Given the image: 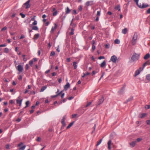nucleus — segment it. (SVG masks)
I'll use <instances>...</instances> for the list:
<instances>
[{"label": "nucleus", "instance_id": "1", "mask_svg": "<svg viewBox=\"0 0 150 150\" xmlns=\"http://www.w3.org/2000/svg\"><path fill=\"white\" fill-rule=\"evenodd\" d=\"M137 38V33L135 32L131 40L132 44L133 45H135Z\"/></svg>", "mask_w": 150, "mask_h": 150}, {"label": "nucleus", "instance_id": "2", "mask_svg": "<svg viewBox=\"0 0 150 150\" xmlns=\"http://www.w3.org/2000/svg\"><path fill=\"white\" fill-rule=\"evenodd\" d=\"M139 54H137L136 53H134L131 57V60L133 62L137 61L139 59Z\"/></svg>", "mask_w": 150, "mask_h": 150}, {"label": "nucleus", "instance_id": "3", "mask_svg": "<svg viewBox=\"0 0 150 150\" xmlns=\"http://www.w3.org/2000/svg\"><path fill=\"white\" fill-rule=\"evenodd\" d=\"M16 69L19 72H22L23 70V66L21 64L18 65Z\"/></svg>", "mask_w": 150, "mask_h": 150}, {"label": "nucleus", "instance_id": "4", "mask_svg": "<svg viewBox=\"0 0 150 150\" xmlns=\"http://www.w3.org/2000/svg\"><path fill=\"white\" fill-rule=\"evenodd\" d=\"M104 100V99L103 96H101L100 98L99 99V100L97 102V106L100 105L103 103Z\"/></svg>", "mask_w": 150, "mask_h": 150}, {"label": "nucleus", "instance_id": "5", "mask_svg": "<svg viewBox=\"0 0 150 150\" xmlns=\"http://www.w3.org/2000/svg\"><path fill=\"white\" fill-rule=\"evenodd\" d=\"M117 59V58L116 56L115 55H113L111 57L110 61H112L113 62L115 63Z\"/></svg>", "mask_w": 150, "mask_h": 150}, {"label": "nucleus", "instance_id": "6", "mask_svg": "<svg viewBox=\"0 0 150 150\" xmlns=\"http://www.w3.org/2000/svg\"><path fill=\"white\" fill-rule=\"evenodd\" d=\"M30 0H28L26 3L24 4V5L25 6V8L26 9H27L29 8L30 6V5L29 4V3L30 2Z\"/></svg>", "mask_w": 150, "mask_h": 150}, {"label": "nucleus", "instance_id": "7", "mask_svg": "<svg viewBox=\"0 0 150 150\" xmlns=\"http://www.w3.org/2000/svg\"><path fill=\"white\" fill-rule=\"evenodd\" d=\"M125 85H124L123 86L122 88L120 90L118 91L119 94H122L123 93V92L125 90Z\"/></svg>", "mask_w": 150, "mask_h": 150}, {"label": "nucleus", "instance_id": "8", "mask_svg": "<svg viewBox=\"0 0 150 150\" xmlns=\"http://www.w3.org/2000/svg\"><path fill=\"white\" fill-rule=\"evenodd\" d=\"M149 6L148 4H145L144 3L142 4V6H141L140 4L139 6H138V7L141 8H144Z\"/></svg>", "mask_w": 150, "mask_h": 150}, {"label": "nucleus", "instance_id": "9", "mask_svg": "<svg viewBox=\"0 0 150 150\" xmlns=\"http://www.w3.org/2000/svg\"><path fill=\"white\" fill-rule=\"evenodd\" d=\"M111 144H112V141L111 140H110L108 141V148L109 150H110L111 149L110 146Z\"/></svg>", "mask_w": 150, "mask_h": 150}, {"label": "nucleus", "instance_id": "10", "mask_svg": "<svg viewBox=\"0 0 150 150\" xmlns=\"http://www.w3.org/2000/svg\"><path fill=\"white\" fill-rule=\"evenodd\" d=\"M22 100H23L22 99L20 100H19L18 99H17L16 100L17 103L19 104V105L20 106H21V103H22Z\"/></svg>", "mask_w": 150, "mask_h": 150}, {"label": "nucleus", "instance_id": "11", "mask_svg": "<svg viewBox=\"0 0 150 150\" xmlns=\"http://www.w3.org/2000/svg\"><path fill=\"white\" fill-rule=\"evenodd\" d=\"M127 31L128 30L127 28H125L122 30V32L123 34H125L127 33Z\"/></svg>", "mask_w": 150, "mask_h": 150}, {"label": "nucleus", "instance_id": "12", "mask_svg": "<svg viewBox=\"0 0 150 150\" xmlns=\"http://www.w3.org/2000/svg\"><path fill=\"white\" fill-rule=\"evenodd\" d=\"M55 26L54 27H52L51 29L50 32L51 33H52L54 32V30L56 29L57 26L56 24H54Z\"/></svg>", "mask_w": 150, "mask_h": 150}, {"label": "nucleus", "instance_id": "13", "mask_svg": "<svg viewBox=\"0 0 150 150\" xmlns=\"http://www.w3.org/2000/svg\"><path fill=\"white\" fill-rule=\"evenodd\" d=\"M136 143V141H133L132 142L129 143V144L130 146H132V147H134Z\"/></svg>", "mask_w": 150, "mask_h": 150}, {"label": "nucleus", "instance_id": "14", "mask_svg": "<svg viewBox=\"0 0 150 150\" xmlns=\"http://www.w3.org/2000/svg\"><path fill=\"white\" fill-rule=\"evenodd\" d=\"M106 62L105 61H104L102 63L100 64V66L101 67H103L106 66Z\"/></svg>", "mask_w": 150, "mask_h": 150}, {"label": "nucleus", "instance_id": "15", "mask_svg": "<svg viewBox=\"0 0 150 150\" xmlns=\"http://www.w3.org/2000/svg\"><path fill=\"white\" fill-rule=\"evenodd\" d=\"M74 121H73L71 122L69 124V125L67 126V127L66 128L67 129H68L71 126L73 125L74 123Z\"/></svg>", "mask_w": 150, "mask_h": 150}, {"label": "nucleus", "instance_id": "16", "mask_svg": "<svg viewBox=\"0 0 150 150\" xmlns=\"http://www.w3.org/2000/svg\"><path fill=\"white\" fill-rule=\"evenodd\" d=\"M147 65H150V63L149 62V61H146L143 64V68H144L145 66Z\"/></svg>", "mask_w": 150, "mask_h": 150}, {"label": "nucleus", "instance_id": "17", "mask_svg": "<svg viewBox=\"0 0 150 150\" xmlns=\"http://www.w3.org/2000/svg\"><path fill=\"white\" fill-rule=\"evenodd\" d=\"M140 71L139 70H137L135 72L134 76V77L136 76L137 75H138L140 74Z\"/></svg>", "mask_w": 150, "mask_h": 150}, {"label": "nucleus", "instance_id": "18", "mask_svg": "<svg viewBox=\"0 0 150 150\" xmlns=\"http://www.w3.org/2000/svg\"><path fill=\"white\" fill-rule=\"evenodd\" d=\"M150 55L149 53L147 54L144 57V59H147L150 57Z\"/></svg>", "mask_w": 150, "mask_h": 150}, {"label": "nucleus", "instance_id": "19", "mask_svg": "<svg viewBox=\"0 0 150 150\" xmlns=\"http://www.w3.org/2000/svg\"><path fill=\"white\" fill-rule=\"evenodd\" d=\"M40 35L39 33H37L35 35L33 39L35 40H37L39 37Z\"/></svg>", "mask_w": 150, "mask_h": 150}, {"label": "nucleus", "instance_id": "20", "mask_svg": "<svg viewBox=\"0 0 150 150\" xmlns=\"http://www.w3.org/2000/svg\"><path fill=\"white\" fill-rule=\"evenodd\" d=\"M77 63L76 62H74L73 63V65L74 67V69H76L77 68Z\"/></svg>", "mask_w": 150, "mask_h": 150}, {"label": "nucleus", "instance_id": "21", "mask_svg": "<svg viewBox=\"0 0 150 150\" xmlns=\"http://www.w3.org/2000/svg\"><path fill=\"white\" fill-rule=\"evenodd\" d=\"M70 86V84L68 82L67 84L64 86V88L67 89Z\"/></svg>", "mask_w": 150, "mask_h": 150}, {"label": "nucleus", "instance_id": "22", "mask_svg": "<svg viewBox=\"0 0 150 150\" xmlns=\"http://www.w3.org/2000/svg\"><path fill=\"white\" fill-rule=\"evenodd\" d=\"M115 9L116 10H117L119 11H120V5H118L117 6H115Z\"/></svg>", "mask_w": 150, "mask_h": 150}, {"label": "nucleus", "instance_id": "23", "mask_svg": "<svg viewBox=\"0 0 150 150\" xmlns=\"http://www.w3.org/2000/svg\"><path fill=\"white\" fill-rule=\"evenodd\" d=\"M71 11V10L69 9L68 7H67L66 8V13L67 14L69 13Z\"/></svg>", "mask_w": 150, "mask_h": 150}, {"label": "nucleus", "instance_id": "24", "mask_svg": "<svg viewBox=\"0 0 150 150\" xmlns=\"http://www.w3.org/2000/svg\"><path fill=\"white\" fill-rule=\"evenodd\" d=\"M62 91H61L59 93H58L56 95L52 96V98H54L57 97V96L61 94V93H62Z\"/></svg>", "mask_w": 150, "mask_h": 150}, {"label": "nucleus", "instance_id": "25", "mask_svg": "<svg viewBox=\"0 0 150 150\" xmlns=\"http://www.w3.org/2000/svg\"><path fill=\"white\" fill-rule=\"evenodd\" d=\"M47 87L46 86H44L42 87L41 89L40 92H42L43 91L46 89Z\"/></svg>", "mask_w": 150, "mask_h": 150}, {"label": "nucleus", "instance_id": "26", "mask_svg": "<svg viewBox=\"0 0 150 150\" xmlns=\"http://www.w3.org/2000/svg\"><path fill=\"white\" fill-rule=\"evenodd\" d=\"M146 79L149 81H150V74H147L146 76Z\"/></svg>", "mask_w": 150, "mask_h": 150}, {"label": "nucleus", "instance_id": "27", "mask_svg": "<svg viewBox=\"0 0 150 150\" xmlns=\"http://www.w3.org/2000/svg\"><path fill=\"white\" fill-rule=\"evenodd\" d=\"M133 99V97H131L129 98L127 100L126 102H125V103H127V102L132 100Z\"/></svg>", "mask_w": 150, "mask_h": 150}, {"label": "nucleus", "instance_id": "28", "mask_svg": "<svg viewBox=\"0 0 150 150\" xmlns=\"http://www.w3.org/2000/svg\"><path fill=\"white\" fill-rule=\"evenodd\" d=\"M146 115V114L144 113L142 114H141L139 115V116L140 118H143Z\"/></svg>", "mask_w": 150, "mask_h": 150}, {"label": "nucleus", "instance_id": "29", "mask_svg": "<svg viewBox=\"0 0 150 150\" xmlns=\"http://www.w3.org/2000/svg\"><path fill=\"white\" fill-rule=\"evenodd\" d=\"M65 116H64L63 117L62 119L61 120V122L62 123H64L65 122Z\"/></svg>", "mask_w": 150, "mask_h": 150}, {"label": "nucleus", "instance_id": "30", "mask_svg": "<svg viewBox=\"0 0 150 150\" xmlns=\"http://www.w3.org/2000/svg\"><path fill=\"white\" fill-rule=\"evenodd\" d=\"M74 30L73 28H72L71 30V31L70 33V35H72L74 34Z\"/></svg>", "mask_w": 150, "mask_h": 150}, {"label": "nucleus", "instance_id": "31", "mask_svg": "<svg viewBox=\"0 0 150 150\" xmlns=\"http://www.w3.org/2000/svg\"><path fill=\"white\" fill-rule=\"evenodd\" d=\"M29 101H27L25 103L26 106L24 108H25L28 106V105L29 103Z\"/></svg>", "mask_w": 150, "mask_h": 150}, {"label": "nucleus", "instance_id": "32", "mask_svg": "<svg viewBox=\"0 0 150 150\" xmlns=\"http://www.w3.org/2000/svg\"><path fill=\"white\" fill-rule=\"evenodd\" d=\"M115 44H119L120 43V41L118 39H116L115 40Z\"/></svg>", "mask_w": 150, "mask_h": 150}, {"label": "nucleus", "instance_id": "33", "mask_svg": "<svg viewBox=\"0 0 150 150\" xmlns=\"http://www.w3.org/2000/svg\"><path fill=\"white\" fill-rule=\"evenodd\" d=\"M32 30H38V28L37 26H34L32 28Z\"/></svg>", "mask_w": 150, "mask_h": 150}, {"label": "nucleus", "instance_id": "34", "mask_svg": "<svg viewBox=\"0 0 150 150\" xmlns=\"http://www.w3.org/2000/svg\"><path fill=\"white\" fill-rule=\"evenodd\" d=\"M58 13V12L57 11H54L53 13V16H56Z\"/></svg>", "mask_w": 150, "mask_h": 150}, {"label": "nucleus", "instance_id": "35", "mask_svg": "<svg viewBox=\"0 0 150 150\" xmlns=\"http://www.w3.org/2000/svg\"><path fill=\"white\" fill-rule=\"evenodd\" d=\"M93 2V1H87L86 3V5L87 6H89L90 5V3L91 2Z\"/></svg>", "mask_w": 150, "mask_h": 150}, {"label": "nucleus", "instance_id": "36", "mask_svg": "<svg viewBox=\"0 0 150 150\" xmlns=\"http://www.w3.org/2000/svg\"><path fill=\"white\" fill-rule=\"evenodd\" d=\"M25 145H23L19 149V150H24L25 147Z\"/></svg>", "mask_w": 150, "mask_h": 150}, {"label": "nucleus", "instance_id": "37", "mask_svg": "<svg viewBox=\"0 0 150 150\" xmlns=\"http://www.w3.org/2000/svg\"><path fill=\"white\" fill-rule=\"evenodd\" d=\"M102 141V139H101L99 141V142H97V144H96V146H98V145H99L101 143Z\"/></svg>", "mask_w": 150, "mask_h": 150}, {"label": "nucleus", "instance_id": "38", "mask_svg": "<svg viewBox=\"0 0 150 150\" xmlns=\"http://www.w3.org/2000/svg\"><path fill=\"white\" fill-rule=\"evenodd\" d=\"M4 52L6 53H7L9 52V49L7 48H6L4 49Z\"/></svg>", "mask_w": 150, "mask_h": 150}, {"label": "nucleus", "instance_id": "39", "mask_svg": "<svg viewBox=\"0 0 150 150\" xmlns=\"http://www.w3.org/2000/svg\"><path fill=\"white\" fill-rule=\"evenodd\" d=\"M33 61L32 60H31L29 62V64L31 66H32V65L33 64Z\"/></svg>", "mask_w": 150, "mask_h": 150}, {"label": "nucleus", "instance_id": "40", "mask_svg": "<svg viewBox=\"0 0 150 150\" xmlns=\"http://www.w3.org/2000/svg\"><path fill=\"white\" fill-rule=\"evenodd\" d=\"M20 15H21L22 18H24L25 17V15L22 13H20Z\"/></svg>", "mask_w": 150, "mask_h": 150}, {"label": "nucleus", "instance_id": "41", "mask_svg": "<svg viewBox=\"0 0 150 150\" xmlns=\"http://www.w3.org/2000/svg\"><path fill=\"white\" fill-rule=\"evenodd\" d=\"M134 1L136 2V4L138 6H139L140 4H138V2L139 0H134Z\"/></svg>", "mask_w": 150, "mask_h": 150}, {"label": "nucleus", "instance_id": "42", "mask_svg": "<svg viewBox=\"0 0 150 150\" xmlns=\"http://www.w3.org/2000/svg\"><path fill=\"white\" fill-rule=\"evenodd\" d=\"M145 108L146 109H148L150 108V105H146L145 106Z\"/></svg>", "mask_w": 150, "mask_h": 150}, {"label": "nucleus", "instance_id": "43", "mask_svg": "<svg viewBox=\"0 0 150 150\" xmlns=\"http://www.w3.org/2000/svg\"><path fill=\"white\" fill-rule=\"evenodd\" d=\"M37 24V21H34V22L32 24L34 25H36Z\"/></svg>", "mask_w": 150, "mask_h": 150}, {"label": "nucleus", "instance_id": "44", "mask_svg": "<svg viewBox=\"0 0 150 150\" xmlns=\"http://www.w3.org/2000/svg\"><path fill=\"white\" fill-rule=\"evenodd\" d=\"M29 68V65L28 64H27L25 65V69L26 70H27Z\"/></svg>", "mask_w": 150, "mask_h": 150}, {"label": "nucleus", "instance_id": "45", "mask_svg": "<svg viewBox=\"0 0 150 150\" xmlns=\"http://www.w3.org/2000/svg\"><path fill=\"white\" fill-rule=\"evenodd\" d=\"M92 103V102H89L88 103L86 106V107H87L89 106Z\"/></svg>", "mask_w": 150, "mask_h": 150}, {"label": "nucleus", "instance_id": "46", "mask_svg": "<svg viewBox=\"0 0 150 150\" xmlns=\"http://www.w3.org/2000/svg\"><path fill=\"white\" fill-rule=\"evenodd\" d=\"M55 53L54 52L52 51L50 55L51 56H54L55 55Z\"/></svg>", "mask_w": 150, "mask_h": 150}, {"label": "nucleus", "instance_id": "47", "mask_svg": "<svg viewBox=\"0 0 150 150\" xmlns=\"http://www.w3.org/2000/svg\"><path fill=\"white\" fill-rule=\"evenodd\" d=\"M109 44H106L105 45V47L106 48H109Z\"/></svg>", "mask_w": 150, "mask_h": 150}, {"label": "nucleus", "instance_id": "48", "mask_svg": "<svg viewBox=\"0 0 150 150\" xmlns=\"http://www.w3.org/2000/svg\"><path fill=\"white\" fill-rule=\"evenodd\" d=\"M100 11H98L97 12V16H100Z\"/></svg>", "mask_w": 150, "mask_h": 150}, {"label": "nucleus", "instance_id": "49", "mask_svg": "<svg viewBox=\"0 0 150 150\" xmlns=\"http://www.w3.org/2000/svg\"><path fill=\"white\" fill-rule=\"evenodd\" d=\"M6 46V45L5 44H1L0 45V47H5Z\"/></svg>", "mask_w": 150, "mask_h": 150}, {"label": "nucleus", "instance_id": "50", "mask_svg": "<svg viewBox=\"0 0 150 150\" xmlns=\"http://www.w3.org/2000/svg\"><path fill=\"white\" fill-rule=\"evenodd\" d=\"M62 124V126L61 127V128L62 129V128H63L64 127L66 126V124L65 122Z\"/></svg>", "mask_w": 150, "mask_h": 150}, {"label": "nucleus", "instance_id": "51", "mask_svg": "<svg viewBox=\"0 0 150 150\" xmlns=\"http://www.w3.org/2000/svg\"><path fill=\"white\" fill-rule=\"evenodd\" d=\"M142 140V139L141 138H138L137 139V140L136 141V142H139L140 141Z\"/></svg>", "mask_w": 150, "mask_h": 150}, {"label": "nucleus", "instance_id": "52", "mask_svg": "<svg viewBox=\"0 0 150 150\" xmlns=\"http://www.w3.org/2000/svg\"><path fill=\"white\" fill-rule=\"evenodd\" d=\"M98 59H105V57L103 56H101L100 57H98Z\"/></svg>", "mask_w": 150, "mask_h": 150}, {"label": "nucleus", "instance_id": "53", "mask_svg": "<svg viewBox=\"0 0 150 150\" xmlns=\"http://www.w3.org/2000/svg\"><path fill=\"white\" fill-rule=\"evenodd\" d=\"M104 74H105V73L104 72H103L102 73V75L101 77H100V79H99V81L100 80L103 78L104 75Z\"/></svg>", "mask_w": 150, "mask_h": 150}, {"label": "nucleus", "instance_id": "54", "mask_svg": "<svg viewBox=\"0 0 150 150\" xmlns=\"http://www.w3.org/2000/svg\"><path fill=\"white\" fill-rule=\"evenodd\" d=\"M95 49V46L94 45L92 44V49L94 51Z\"/></svg>", "mask_w": 150, "mask_h": 150}, {"label": "nucleus", "instance_id": "55", "mask_svg": "<svg viewBox=\"0 0 150 150\" xmlns=\"http://www.w3.org/2000/svg\"><path fill=\"white\" fill-rule=\"evenodd\" d=\"M41 139L40 137H37V139H36V140L38 142L40 141Z\"/></svg>", "mask_w": 150, "mask_h": 150}, {"label": "nucleus", "instance_id": "56", "mask_svg": "<svg viewBox=\"0 0 150 150\" xmlns=\"http://www.w3.org/2000/svg\"><path fill=\"white\" fill-rule=\"evenodd\" d=\"M6 29H7V27H4L3 28H2L1 30V31H3L4 30H6Z\"/></svg>", "mask_w": 150, "mask_h": 150}, {"label": "nucleus", "instance_id": "57", "mask_svg": "<svg viewBox=\"0 0 150 150\" xmlns=\"http://www.w3.org/2000/svg\"><path fill=\"white\" fill-rule=\"evenodd\" d=\"M144 68H143H143H142V67H140L138 69H137L138 70H139V71H140V72L142 71V70H143V69H144Z\"/></svg>", "mask_w": 150, "mask_h": 150}, {"label": "nucleus", "instance_id": "58", "mask_svg": "<svg viewBox=\"0 0 150 150\" xmlns=\"http://www.w3.org/2000/svg\"><path fill=\"white\" fill-rule=\"evenodd\" d=\"M144 68H143H143H142V67H140L138 69H137L138 70H139V71H140V72L142 71V70H143V69H144Z\"/></svg>", "mask_w": 150, "mask_h": 150}, {"label": "nucleus", "instance_id": "59", "mask_svg": "<svg viewBox=\"0 0 150 150\" xmlns=\"http://www.w3.org/2000/svg\"><path fill=\"white\" fill-rule=\"evenodd\" d=\"M146 13L148 14L150 13V8H149L147 10Z\"/></svg>", "mask_w": 150, "mask_h": 150}, {"label": "nucleus", "instance_id": "60", "mask_svg": "<svg viewBox=\"0 0 150 150\" xmlns=\"http://www.w3.org/2000/svg\"><path fill=\"white\" fill-rule=\"evenodd\" d=\"M21 120V119L20 118H18L16 120V121L17 122H19Z\"/></svg>", "mask_w": 150, "mask_h": 150}, {"label": "nucleus", "instance_id": "61", "mask_svg": "<svg viewBox=\"0 0 150 150\" xmlns=\"http://www.w3.org/2000/svg\"><path fill=\"white\" fill-rule=\"evenodd\" d=\"M147 125H150V120H147L146 121Z\"/></svg>", "mask_w": 150, "mask_h": 150}, {"label": "nucleus", "instance_id": "62", "mask_svg": "<svg viewBox=\"0 0 150 150\" xmlns=\"http://www.w3.org/2000/svg\"><path fill=\"white\" fill-rule=\"evenodd\" d=\"M73 98H74L73 97L71 96V97H69L68 98V99L69 100H70L72 99H73Z\"/></svg>", "mask_w": 150, "mask_h": 150}, {"label": "nucleus", "instance_id": "63", "mask_svg": "<svg viewBox=\"0 0 150 150\" xmlns=\"http://www.w3.org/2000/svg\"><path fill=\"white\" fill-rule=\"evenodd\" d=\"M6 148L7 149H9V144H7L6 146Z\"/></svg>", "mask_w": 150, "mask_h": 150}, {"label": "nucleus", "instance_id": "64", "mask_svg": "<svg viewBox=\"0 0 150 150\" xmlns=\"http://www.w3.org/2000/svg\"><path fill=\"white\" fill-rule=\"evenodd\" d=\"M49 22L48 21L45 24V25L46 26H47L49 25Z\"/></svg>", "mask_w": 150, "mask_h": 150}]
</instances>
